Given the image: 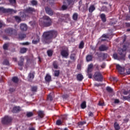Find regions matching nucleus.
Listing matches in <instances>:
<instances>
[{
	"label": "nucleus",
	"instance_id": "nucleus-7",
	"mask_svg": "<svg viewBox=\"0 0 130 130\" xmlns=\"http://www.w3.org/2000/svg\"><path fill=\"white\" fill-rule=\"evenodd\" d=\"M35 12H36V10L32 7H28L24 10V13H27V14H32Z\"/></svg>",
	"mask_w": 130,
	"mask_h": 130
},
{
	"label": "nucleus",
	"instance_id": "nucleus-31",
	"mask_svg": "<svg viewBox=\"0 0 130 130\" xmlns=\"http://www.w3.org/2000/svg\"><path fill=\"white\" fill-rule=\"evenodd\" d=\"M81 107L82 109H85L86 107H87V105H86V101H84L81 104Z\"/></svg>",
	"mask_w": 130,
	"mask_h": 130
},
{
	"label": "nucleus",
	"instance_id": "nucleus-47",
	"mask_svg": "<svg viewBox=\"0 0 130 130\" xmlns=\"http://www.w3.org/2000/svg\"><path fill=\"white\" fill-rule=\"evenodd\" d=\"M47 99L49 101H52V100H53V98H52V96H51V94H49L48 95Z\"/></svg>",
	"mask_w": 130,
	"mask_h": 130
},
{
	"label": "nucleus",
	"instance_id": "nucleus-11",
	"mask_svg": "<svg viewBox=\"0 0 130 130\" xmlns=\"http://www.w3.org/2000/svg\"><path fill=\"white\" fill-rule=\"evenodd\" d=\"M40 42V37L38 36H36L35 39L32 41V44H38Z\"/></svg>",
	"mask_w": 130,
	"mask_h": 130
},
{
	"label": "nucleus",
	"instance_id": "nucleus-49",
	"mask_svg": "<svg viewBox=\"0 0 130 130\" xmlns=\"http://www.w3.org/2000/svg\"><path fill=\"white\" fill-rule=\"evenodd\" d=\"M62 123V122H61V120H57L56 122V124L57 125H61V124Z\"/></svg>",
	"mask_w": 130,
	"mask_h": 130
},
{
	"label": "nucleus",
	"instance_id": "nucleus-32",
	"mask_svg": "<svg viewBox=\"0 0 130 130\" xmlns=\"http://www.w3.org/2000/svg\"><path fill=\"white\" fill-rule=\"evenodd\" d=\"M53 66L54 69H58V65L57 61H54L53 62Z\"/></svg>",
	"mask_w": 130,
	"mask_h": 130
},
{
	"label": "nucleus",
	"instance_id": "nucleus-53",
	"mask_svg": "<svg viewBox=\"0 0 130 130\" xmlns=\"http://www.w3.org/2000/svg\"><path fill=\"white\" fill-rule=\"evenodd\" d=\"M9 91L10 92H11V93H13V92H15V91H16V89L14 88H10L9 89Z\"/></svg>",
	"mask_w": 130,
	"mask_h": 130
},
{
	"label": "nucleus",
	"instance_id": "nucleus-15",
	"mask_svg": "<svg viewBox=\"0 0 130 130\" xmlns=\"http://www.w3.org/2000/svg\"><path fill=\"white\" fill-rule=\"evenodd\" d=\"M20 111H21V108H20V107L15 106L13 107L12 110V112L13 113H18V112H19Z\"/></svg>",
	"mask_w": 130,
	"mask_h": 130
},
{
	"label": "nucleus",
	"instance_id": "nucleus-5",
	"mask_svg": "<svg viewBox=\"0 0 130 130\" xmlns=\"http://www.w3.org/2000/svg\"><path fill=\"white\" fill-rule=\"evenodd\" d=\"M12 117L9 116H5L2 120V122L3 124H9L12 122Z\"/></svg>",
	"mask_w": 130,
	"mask_h": 130
},
{
	"label": "nucleus",
	"instance_id": "nucleus-16",
	"mask_svg": "<svg viewBox=\"0 0 130 130\" xmlns=\"http://www.w3.org/2000/svg\"><path fill=\"white\" fill-rule=\"evenodd\" d=\"M45 82H47V83H49L50 82H51V76H50L48 74H46L45 77Z\"/></svg>",
	"mask_w": 130,
	"mask_h": 130
},
{
	"label": "nucleus",
	"instance_id": "nucleus-4",
	"mask_svg": "<svg viewBox=\"0 0 130 130\" xmlns=\"http://www.w3.org/2000/svg\"><path fill=\"white\" fill-rule=\"evenodd\" d=\"M93 78L96 82H102L103 81V75L100 71H96L94 73Z\"/></svg>",
	"mask_w": 130,
	"mask_h": 130
},
{
	"label": "nucleus",
	"instance_id": "nucleus-34",
	"mask_svg": "<svg viewBox=\"0 0 130 130\" xmlns=\"http://www.w3.org/2000/svg\"><path fill=\"white\" fill-rule=\"evenodd\" d=\"M84 45H85V43H84V42L81 41L79 44V48H80V49H83V48H84Z\"/></svg>",
	"mask_w": 130,
	"mask_h": 130
},
{
	"label": "nucleus",
	"instance_id": "nucleus-10",
	"mask_svg": "<svg viewBox=\"0 0 130 130\" xmlns=\"http://www.w3.org/2000/svg\"><path fill=\"white\" fill-rule=\"evenodd\" d=\"M0 11H2V12H3V13H13V12H14V13H16V11H14V10L13 9H6L3 7H0Z\"/></svg>",
	"mask_w": 130,
	"mask_h": 130
},
{
	"label": "nucleus",
	"instance_id": "nucleus-6",
	"mask_svg": "<svg viewBox=\"0 0 130 130\" xmlns=\"http://www.w3.org/2000/svg\"><path fill=\"white\" fill-rule=\"evenodd\" d=\"M35 77V72H30L27 76V81L28 82H32Z\"/></svg>",
	"mask_w": 130,
	"mask_h": 130
},
{
	"label": "nucleus",
	"instance_id": "nucleus-20",
	"mask_svg": "<svg viewBox=\"0 0 130 130\" xmlns=\"http://www.w3.org/2000/svg\"><path fill=\"white\" fill-rule=\"evenodd\" d=\"M84 79V76H83V75L82 74H78L77 76V79L78 81H83V79Z\"/></svg>",
	"mask_w": 130,
	"mask_h": 130
},
{
	"label": "nucleus",
	"instance_id": "nucleus-19",
	"mask_svg": "<svg viewBox=\"0 0 130 130\" xmlns=\"http://www.w3.org/2000/svg\"><path fill=\"white\" fill-rule=\"evenodd\" d=\"M100 17L102 22L105 23L106 22V15L104 13H102L101 14Z\"/></svg>",
	"mask_w": 130,
	"mask_h": 130
},
{
	"label": "nucleus",
	"instance_id": "nucleus-24",
	"mask_svg": "<svg viewBox=\"0 0 130 130\" xmlns=\"http://www.w3.org/2000/svg\"><path fill=\"white\" fill-rule=\"evenodd\" d=\"M116 69L118 72H119V73H122V72L124 71L123 68L118 64L116 65Z\"/></svg>",
	"mask_w": 130,
	"mask_h": 130
},
{
	"label": "nucleus",
	"instance_id": "nucleus-39",
	"mask_svg": "<svg viewBox=\"0 0 130 130\" xmlns=\"http://www.w3.org/2000/svg\"><path fill=\"white\" fill-rule=\"evenodd\" d=\"M60 72L59 70H55L54 71V77H58L59 76Z\"/></svg>",
	"mask_w": 130,
	"mask_h": 130
},
{
	"label": "nucleus",
	"instance_id": "nucleus-56",
	"mask_svg": "<svg viewBox=\"0 0 130 130\" xmlns=\"http://www.w3.org/2000/svg\"><path fill=\"white\" fill-rule=\"evenodd\" d=\"M87 76L89 79H92V73H87Z\"/></svg>",
	"mask_w": 130,
	"mask_h": 130
},
{
	"label": "nucleus",
	"instance_id": "nucleus-45",
	"mask_svg": "<svg viewBox=\"0 0 130 130\" xmlns=\"http://www.w3.org/2000/svg\"><path fill=\"white\" fill-rule=\"evenodd\" d=\"M68 7H69V5H62L61 7L62 11H66L68 9Z\"/></svg>",
	"mask_w": 130,
	"mask_h": 130
},
{
	"label": "nucleus",
	"instance_id": "nucleus-52",
	"mask_svg": "<svg viewBox=\"0 0 130 130\" xmlns=\"http://www.w3.org/2000/svg\"><path fill=\"white\" fill-rule=\"evenodd\" d=\"M88 7H89V3H86L84 6V8H85L84 10H85V11H87V10H88Z\"/></svg>",
	"mask_w": 130,
	"mask_h": 130
},
{
	"label": "nucleus",
	"instance_id": "nucleus-3",
	"mask_svg": "<svg viewBox=\"0 0 130 130\" xmlns=\"http://www.w3.org/2000/svg\"><path fill=\"white\" fill-rule=\"evenodd\" d=\"M5 32L8 36H16L17 34V29L11 27L6 28L5 30Z\"/></svg>",
	"mask_w": 130,
	"mask_h": 130
},
{
	"label": "nucleus",
	"instance_id": "nucleus-63",
	"mask_svg": "<svg viewBox=\"0 0 130 130\" xmlns=\"http://www.w3.org/2000/svg\"><path fill=\"white\" fill-rule=\"evenodd\" d=\"M125 20L126 21H130V16H126Z\"/></svg>",
	"mask_w": 130,
	"mask_h": 130
},
{
	"label": "nucleus",
	"instance_id": "nucleus-35",
	"mask_svg": "<svg viewBox=\"0 0 130 130\" xmlns=\"http://www.w3.org/2000/svg\"><path fill=\"white\" fill-rule=\"evenodd\" d=\"M107 56H108V54L107 53H103L101 55V57H102L104 60V59H106V58H107Z\"/></svg>",
	"mask_w": 130,
	"mask_h": 130
},
{
	"label": "nucleus",
	"instance_id": "nucleus-60",
	"mask_svg": "<svg viewBox=\"0 0 130 130\" xmlns=\"http://www.w3.org/2000/svg\"><path fill=\"white\" fill-rule=\"evenodd\" d=\"M67 3L68 4V6H70V5L73 3V0H68L67 1Z\"/></svg>",
	"mask_w": 130,
	"mask_h": 130
},
{
	"label": "nucleus",
	"instance_id": "nucleus-33",
	"mask_svg": "<svg viewBox=\"0 0 130 130\" xmlns=\"http://www.w3.org/2000/svg\"><path fill=\"white\" fill-rule=\"evenodd\" d=\"M3 49H4V50H8V49H9V43H5L4 44Z\"/></svg>",
	"mask_w": 130,
	"mask_h": 130
},
{
	"label": "nucleus",
	"instance_id": "nucleus-18",
	"mask_svg": "<svg viewBox=\"0 0 130 130\" xmlns=\"http://www.w3.org/2000/svg\"><path fill=\"white\" fill-rule=\"evenodd\" d=\"M38 115L40 118H43V117H44V112L39 110L38 112Z\"/></svg>",
	"mask_w": 130,
	"mask_h": 130
},
{
	"label": "nucleus",
	"instance_id": "nucleus-9",
	"mask_svg": "<svg viewBox=\"0 0 130 130\" xmlns=\"http://www.w3.org/2000/svg\"><path fill=\"white\" fill-rule=\"evenodd\" d=\"M60 55L64 58H68L69 56V52L66 50H62L60 51Z\"/></svg>",
	"mask_w": 130,
	"mask_h": 130
},
{
	"label": "nucleus",
	"instance_id": "nucleus-23",
	"mask_svg": "<svg viewBox=\"0 0 130 130\" xmlns=\"http://www.w3.org/2000/svg\"><path fill=\"white\" fill-rule=\"evenodd\" d=\"M86 61H92L93 59V56L92 55H87L86 57Z\"/></svg>",
	"mask_w": 130,
	"mask_h": 130
},
{
	"label": "nucleus",
	"instance_id": "nucleus-58",
	"mask_svg": "<svg viewBox=\"0 0 130 130\" xmlns=\"http://www.w3.org/2000/svg\"><path fill=\"white\" fill-rule=\"evenodd\" d=\"M99 106H104V103H102V102H99Z\"/></svg>",
	"mask_w": 130,
	"mask_h": 130
},
{
	"label": "nucleus",
	"instance_id": "nucleus-25",
	"mask_svg": "<svg viewBox=\"0 0 130 130\" xmlns=\"http://www.w3.org/2000/svg\"><path fill=\"white\" fill-rule=\"evenodd\" d=\"M78 17L79 15L78 14V13H75L73 15L72 18L74 21H77Z\"/></svg>",
	"mask_w": 130,
	"mask_h": 130
},
{
	"label": "nucleus",
	"instance_id": "nucleus-61",
	"mask_svg": "<svg viewBox=\"0 0 130 130\" xmlns=\"http://www.w3.org/2000/svg\"><path fill=\"white\" fill-rule=\"evenodd\" d=\"M88 69H91L92 70L93 69V64H90L88 65Z\"/></svg>",
	"mask_w": 130,
	"mask_h": 130
},
{
	"label": "nucleus",
	"instance_id": "nucleus-43",
	"mask_svg": "<svg viewBox=\"0 0 130 130\" xmlns=\"http://www.w3.org/2000/svg\"><path fill=\"white\" fill-rule=\"evenodd\" d=\"M106 90L109 93H112V92H113V89H112V88H111V87H110L109 86L107 87Z\"/></svg>",
	"mask_w": 130,
	"mask_h": 130
},
{
	"label": "nucleus",
	"instance_id": "nucleus-30",
	"mask_svg": "<svg viewBox=\"0 0 130 130\" xmlns=\"http://www.w3.org/2000/svg\"><path fill=\"white\" fill-rule=\"evenodd\" d=\"M113 57L114 59H117L118 60H120V57H118L117 53H114L113 54Z\"/></svg>",
	"mask_w": 130,
	"mask_h": 130
},
{
	"label": "nucleus",
	"instance_id": "nucleus-28",
	"mask_svg": "<svg viewBox=\"0 0 130 130\" xmlns=\"http://www.w3.org/2000/svg\"><path fill=\"white\" fill-rule=\"evenodd\" d=\"M70 58L72 60H73V61H76V54L72 53L70 55Z\"/></svg>",
	"mask_w": 130,
	"mask_h": 130
},
{
	"label": "nucleus",
	"instance_id": "nucleus-44",
	"mask_svg": "<svg viewBox=\"0 0 130 130\" xmlns=\"http://www.w3.org/2000/svg\"><path fill=\"white\" fill-rule=\"evenodd\" d=\"M3 64H5V66H9L10 64L9 60H8V59L4 60V61L3 62Z\"/></svg>",
	"mask_w": 130,
	"mask_h": 130
},
{
	"label": "nucleus",
	"instance_id": "nucleus-57",
	"mask_svg": "<svg viewBox=\"0 0 130 130\" xmlns=\"http://www.w3.org/2000/svg\"><path fill=\"white\" fill-rule=\"evenodd\" d=\"M101 67L102 69H105V67H106V64L105 63H103Z\"/></svg>",
	"mask_w": 130,
	"mask_h": 130
},
{
	"label": "nucleus",
	"instance_id": "nucleus-1",
	"mask_svg": "<svg viewBox=\"0 0 130 130\" xmlns=\"http://www.w3.org/2000/svg\"><path fill=\"white\" fill-rule=\"evenodd\" d=\"M57 31L55 30H50L45 31L43 35L42 41L46 44H49L52 42V39L56 38Z\"/></svg>",
	"mask_w": 130,
	"mask_h": 130
},
{
	"label": "nucleus",
	"instance_id": "nucleus-2",
	"mask_svg": "<svg viewBox=\"0 0 130 130\" xmlns=\"http://www.w3.org/2000/svg\"><path fill=\"white\" fill-rule=\"evenodd\" d=\"M43 21H40V25L42 27H50L52 25V20L48 16H44Z\"/></svg>",
	"mask_w": 130,
	"mask_h": 130
},
{
	"label": "nucleus",
	"instance_id": "nucleus-14",
	"mask_svg": "<svg viewBox=\"0 0 130 130\" xmlns=\"http://www.w3.org/2000/svg\"><path fill=\"white\" fill-rule=\"evenodd\" d=\"M20 29L21 31H26L27 29H28V27L26 24L21 23L20 26Z\"/></svg>",
	"mask_w": 130,
	"mask_h": 130
},
{
	"label": "nucleus",
	"instance_id": "nucleus-13",
	"mask_svg": "<svg viewBox=\"0 0 130 130\" xmlns=\"http://www.w3.org/2000/svg\"><path fill=\"white\" fill-rule=\"evenodd\" d=\"M99 49L100 51H105L106 50H108V47L105 45H102L99 47Z\"/></svg>",
	"mask_w": 130,
	"mask_h": 130
},
{
	"label": "nucleus",
	"instance_id": "nucleus-46",
	"mask_svg": "<svg viewBox=\"0 0 130 130\" xmlns=\"http://www.w3.org/2000/svg\"><path fill=\"white\" fill-rule=\"evenodd\" d=\"M26 17V14L24 13H21L20 18L22 19H25Z\"/></svg>",
	"mask_w": 130,
	"mask_h": 130
},
{
	"label": "nucleus",
	"instance_id": "nucleus-54",
	"mask_svg": "<svg viewBox=\"0 0 130 130\" xmlns=\"http://www.w3.org/2000/svg\"><path fill=\"white\" fill-rule=\"evenodd\" d=\"M92 71H93L92 69L87 68V74L92 73Z\"/></svg>",
	"mask_w": 130,
	"mask_h": 130
},
{
	"label": "nucleus",
	"instance_id": "nucleus-50",
	"mask_svg": "<svg viewBox=\"0 0 130 130\" xmlns=\"http://www.w3.org/2000/svg\"><path fill=\"white\" fill-rule=\"evenodd\" d=\"M9 3L11 5H15L16 4V0H9Z\"/></svg>",
	"mask_w": 130,
	"mask_h": 130
},
{
	"label": "nucleus",
	"instance_id": "nucleus-36",
	"mask_svg": "<svg viewBox=\"0 0 130 130\" xmlns=\"http://www.w3.org/2000/svg\"><path fill=\"white\" fill-rule=\"evenodd\" d=\"M15 19L16 20V22H18V23H20L22 20L21 19V17L18 16H14Z\"/></svg>",
	"mask_w": 130,
	"mask_h": 130
},
{
	"label": "nucleus",
	"instance_id": "nucleus-40",
	"mask_svg": "<svg viewBox=\"0 0 130 130\" xmlns=\"http://www.w3.org/2000/svg\"><path fill=\"white\" fill-rule=\"evenodd\" d=\"M34 114L32 112H29L26 113V116L27 117H32L33 116Z\"/></svg>",
	"mask_w": 130,
	"mask_h": 130
},
{
	"label": "nucleus",
	"instance_id": "nucleus-42",
	"mask_svg": "<svg viewBox=\"0 0 130 130\" xmlns=\"http://www.w3.org/2000/svg\"><path fill=\"white\" fill-rule=\"evenodd\" d=\"M31 4L32 6H37V5H38V2L36 0H32L31 1Z\"/></svg>",
	"mask_w": 130,
	"mask_h": 130
},
{
	"label": "nucleus",
	"instance_id": "nucleus-22",
	"mask_svg": "<svg viewBox=\"0 0 130 130\" xmlns=\"http://www.w3.org/2000/svg\"><path fill=\"white\" fill-rule=\"evenodd\" d=\"M95 10H96V8L94 5H91L88 9L89 12L91 13L94 11Z\"/></svg>",
	"mask_w": 130,
	"mask_h": 130
},
{
	"label": "nucleus",
	"instance_id": "nucleus-26",
	"mask_svg": "<svg viewBox=\"0 0 130 130\" xmlns=\"http://www.w3.org/2000/svg\"><path fill=\"white\" fill-rule=\"evenodd\" d=\"M12 82H13V83L17 84L18 82H19V78H18V77L16 76L13 77L12 79Z\"/></svg>",
	"mask_w": 130,
	"mask_h": 130
},
{
	"label": "nucleus",
	"instance_id": "nucleus-41",
	"mask_svg": "<svg viewBox=\"0 0 130 130\" xmlns=\"http://www.w3.org/2000/svg\"><path fill=\"white\" fill-rule=\"evenodd\" d=\"M101 12H107V7L106 6H103L101 9Z\"/></svg>",
	"mask_w": 130,
	"mask_h": 130
},
{
	"label": "nucleus",
	"instance_id": "nucleus-27",
	"mask_svg": "<svg viewBox=\"0 0 130 130\" xmlns=\"http://www.w3.org/2000/svg\"><path fill=\"white\" fill-rule=\"evenodd\" d=\"M37 90H38V87L37 86H31V92H37Z\"/></svg>",
	"mask_w": 130,
	"mask_h": 130
},
{
	"label": "nucleus",
	"instance_id": "nucleus-48",
	"mask_svg": "<svg viewBox=\"0 0 130 130\" xmlns=\"http://www.w3.org/2000/svg\"><path fill=\"white\" fill-rule=\"evenodd\" d=\"M86 124V122L85 121H82V122H79L78 123V126L80 127L82 125H84V124Z\"/></svg>",
	"mask_w": 130,
	"mask_h": 130
},
{
	"label": "nucleus",
	"instance_id": "nucleus-37",
	"mask_svg": "<svg viewBox=\"0 0 130 130\" xmlns=\"http://www.w3.org/2000/svg\"><path fill=\"white\" fill-rule=\"evenodd\" d=\"M20 53H25V52H27V48H22L20 49Z\"/></svg>",
	"mask_w": 130,
	"mask_h": 130
},
{
	"label": "nucleus",
	"instance_id": "nucleus-51",
	"mask_svg": "<svg viewBox=\"0 0 130 130\" xmlns=\"http://www.w3.org/2000/svg\"><path fill=\"white\" fill-rule=\"evenodd\" d=\"M3 39H5V40H10V38H9V37L6 35L3 36Z\"/></svg>",
	"mask_w": 130,
	"mask_h": 130
},
{
	"label": "nucleus",
	"instance_id": "nucleus-8",
	"mask_svg": "<svg viewBox=\"0 0 130 130\" xmlns=\"http://www.w3.org/2000/svg\"><path fill=\"white\" fill-rule=\"evenodd\" d=\"M118 54L120 55V59L121 60H125V54L123 53V49H120L118 50Z\"/></svg>",
	"mask_w": 130,
	"mask_h": 130
},
{
	"label": "nucleus",
	"instance_id": "nucleus-12",
	"mask_svg": "<svg viewBox=\"0 0 130 130\" xmlns=\"http://www.w3.org/2000/svg\"><path fill=\"white\" fill-rule=\"evenodd\" d=\"M45 10L46 11V13H47L48 15H49L50 16H52V15H53V11H52L51 8L47 7L45 8Z\"/></svg>",
	"mask_w": 130,
	"mask_h": 130
},
{
	"label": "nucleus",
	"instance_id": "nucleus-64",
	"mask_svg": "<svg viewBox=\"0 0 130 130\" xmlns=\"http://www.w3.org/2000/svg\"><path fill=\"white\" fill-rule=\"evenodd\" d=\"M125 25H126V27H130V23L126 22Z\"/></svg>",
	"mask_w": 130,
	"mask_h": 130
},
{
	"label": "nucleus",
	"instance_id": "nucleus-38",
	"mask_svg": "<svg viewBox=\"0 0 130 130\" xmlns=\"http://www.w3.org/2000/svg\"><path fill=\"white\" fill-rule=\"evenodd\" d=\"M47 53L48 56L50 57L52 55V54H53V51H52L51 50H48L47 52Z\"/></svg>",
	"mask_w": 130,
	"mask_h": 130
},
{
	"label": "nucleus",
	"instance_id": "nucleus-55",
	"mask_svg": "<svg viewBox=\"0 0 130 130\" xmlns=\"http://www.w3.org/2000/svg\"><path fill=\"white\" fill-rule=\"evenodd\" d=\"M88 116H91V117H93V116H94V114H93L92 112H90L89 113H88Z\"/></svg>",
	"mask_w": 130,
	"mask_h": 130
},
{
	"label": "nucleus",
	"instance_id": "nucleus-29",
	"mask_svg": "<svg viewBox=\"0 0 130 130\" xmlns=\"http://www.w3.org/2000/svg\"><path fill=\"white\" fill-rule=\"evenodd\" d=\"M26 38V34L23 33H20L19 34V39H24V38Z\"/></svg>",
	"mask_w": 130,
	"mask_h": 130
},
{
	"label": "nucleus",
	"instance_id": "nucleus-17",
	"mask_svg": "<svg viewBox=\"0 0 130 130\" xmlns=\"http://www.w3.org/2000/svg\"><path fill=\"white\" fill-rule=\"evenodd\" d=\"M24 57L23 56L20 57V60L18 62V66L19 67H23V66L24 65Z\"/></svg>",
	"mask_w": 130,
	"mask_h": 130
},
{
	"label": "nucleus",
	"instance_id": "nucleus-21",
	"mask_svg": "<svg viewBox=\"0 0 130 130\" xmlns=\"http://www.w3.org/2000/svg\"><path fill=\"white\" fill-rule=\"evenodd\" d=\"M114 127L115 130H119L120 129V126H119V124L117 122H115L114 123Z\"/></svg>",
	"mask_w": 130,
	"mask_h": 130
},
{
	"label": "nucleus",
	"instance_id": "nucleus-62",
	"mask_svg": "<svg viewBox=\"0 0 130 130\" xmlns=\"http://www.w3.org/2000/svg\"><path fill=\"white\" fill-rule=\"evenodd\" d=\"M22 45H29V44H30V43H29V42H26L25 43H22L21 44Z\"/></svg>",
	"mask_w": 130,
	"mask_h": 130
},
{
	"label": "nucleus",
	"instance_id": "nucleus-59",
	"mask_svg": "<svg viewBox=\"0 0 130 130\" xmlns=\"http://www.w3.org/2000/svg\"><path fill=\"white\" fill-rule=\"evenodd\" d=\"M103 38H109V37L107 35L104 34L102 36Z\"/></svg>",
	"mask_w": 130,
	"mask_h": 130
}]
</instances>
